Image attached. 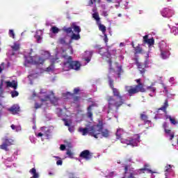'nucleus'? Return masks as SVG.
Here are the masks:
<instances>
[{
  "label": "nucleus",
  "instance_id": "obj_1",
  "mask_svg": "<svg viewBox=\"0 0 178 178\" xmlns=\"http://www.w3.org/2000/svg\"><path fill=\"white\" fill-rule=\"evenodd\" d=\"M108 79L109 87L112 90L113 95H107L106 97V100L108 104V111L107 113H109L110 112H112V111L118 112V111H119V108H120V106L124 104V99H123V96H122V94H120L119 89L115 88L114 81L112 79V78L108 76Z\"/></svg>",
  "mask_w": 178,
  "mask_h": 178
},
{
  "label": "nucleus",
  "instance_id": "obj_2",
  "mask_svg": "<svg viewBox=\"0 0 178 178\" xmlns=\"http://www.w3.org/2000/svg\"><path fill=\"white\" fill-rule=\"evenodd\" d=\"M65 52H66V49L61 48L60 50L57 48L56 56H61V58H64L67 60L61 64V66H64V67H80L81 66H86L87 63H89L91 60V58H92V54L94 51H86L83 55V60L86 63H81L79 61L75 60L72 61V56H68L67 55H65Z\"/></svg>",
  "mask_w": 178,
  "mask_h": 178
},
{
  "label": "nucleus",
  "instance_id": "obj_3",
  "mask_svg": "<svg viewBox=\"0 0 178 178\" xmlns=\"http://www.w3.org/2000/svg\"><path fill=\"white\" fill-rule=\"evenodd\" d=\"M24 66H29V65H35L36 66H40V65H44V62L47 59H50L51 65L56 63L58 62V58H53L51 54L48 51H44L42 52L41 56H35L34 57L31 56V52L27 54L24 53Z\"/></svg>",
  "mask_w": 178,
  "mask_h": 178
},
{
  "label": "nucleus",
  "instance_id": "obj_4",
  "mask_svg": "<svg viewBox=\"0 0 178 178\" xmlns=\"http://www.w3.org/2000/svg\"><path fill=\"white\" fill-rule=\"evenodd\" d=\"M99 134H102L104 138L109 137V130L107 129H104V122L102 120H99L97 124L92 126L90 129V136L92 137L98 138Z\"/></svg>",
  "mask_w": 178,
  "mask_h": 178
},
{
  "label": "nucleus",
  "instance_id": "obj_5",
  "mask_svg": "<svg viewBox=\"0 0 178 178\" xmlns=\"http://www.w3.org/2000/svg\"><path fill=\"white\" fill-rule=\"evenodd\" d=\"M160 49V56L162 59H168L170 56V51H169V46L165 41H161L159 44Z\"/></svg>",
  "mask_w": 178,
  "mask_h": 178
},
{
  "label": "nucleus",
  "instance_id": "obj_6",
  "mask_svg": "<svg viewBox=\"0 0 178 178\" xmlns=\"http://www.w3.org/2000/svg\"><path fill=\"white\" fill-rule=\"evenodd\" d=\"M125 90L127 91L128 94H129L130 97L138 92H145V89L143 84L136 85L134 88H133V86H126Z\"/></svg>",
  "mask_w": 178,
  "mask_h": 178
},
{
  "label": "nucleus",
  "instance_id": "obj_7",
  "mask_svg": "<svg viewBox=\"0 0 178 178\" xmlns=\"http://www.w3.org/2000/svg\"><path fill=\"white\" fill-rule=\"evenodd\" d=\"M97 48H99V54L100 55H102L103 58L108 59L107 61L111 67V66H112V61L111 60V56H112V54H111V53H109V50L108 49L104 48V47H97Z\"/></svg>",
  "mask_w": 178,
  "mask_h": 178
},
{
  "label": "nucleus",
  "instance_id": "obj_8",
  "mask_svg": "<svg viewBox=\"0 0 178 178\" xmlns=\"http://www.w3.org/2000/svg\"><path fill=\"white\" fill-rule=\"evenodd\" d=\"M41 102H47V101H50L51 104L52 105H54L56 106L58 105V102L59 101V98L55 97V94H54L53 92H51V97L50 95H47L44 97V99H40Z\"/></svg>",
  "mask_w": 178,
  "mask_h": 178
},
{
  "label": "nucleus",
  "instance_id": "obj_9",
  "mask_svg": "<svg viewBox=\"0 0 178 178\" xmlns=\"http://www.w3.org/2000/svg\"><path fill=\"white\" fill-rule=\"evenodd\" d=\"M10 145H13V140L5 138L3 139L2 144L0 145V148L3 151L8 152L9 151V147H10Z\"/></svg>",
  "mask_w": 178,
  "mask_h": 178
},
{
  "label": "nucleus",
  "instance_id": "obj_10",
  "mask_svg": "<svg viewBox=\"0 0 178 178\" xmlns=\"http://www.w3.org/2000/svg\"><path fill=\"white\" fill-rule=\"evenodd\" d=\"M93 154L90 152L88 149L82 151L79 154V158L81 159H85V161H90L92 159Z\"/></svg>",
  "mask_w": 178,
  "mask_h": 178
},
{
  "label": "nucleus",
  "instance_id": "obj_11",
  "mask_svg": "<svg viewBox=\"0 0 178 178\" xmlns=\"http://www.w3.org/2000/svg\"><path fill=\"white\" fill-rule=\"evenodd\" d=\"M163 17H172L175 15V10L170 8H165L161 12Z\"/></svg>",
  "mask_w": 178,
  "mask_h": 178
},
{
  "label": "nucleus",
  "instance_id": "obj_12",
  "mask_svg": "<svg viewBox=\"0 0 178 178\" xmlns=\"http://www.w3.org/2000/svg\"><path fill=\"white\" fill-rule=\"evenodd\" d=\"M20 49V43L19 42H14L13 45L11 46V50H10V56H15L17 51Z\"/></svg>",
  "mask_w": 178,
  "mask_h": 178
},
{
  "label": "nucleus",
  "instance_id": "obj_13",
  "mask_svg": "<svg viewBox=\"0 0 178 178\" xmlns=\"http://www.w3.org/2000/svg\"><path fill=\"white\" fill-rule=\"evenodd\" d=\"M140 143V136L138 134L134 135L130 138V145L131 147H137Z\"/></svg>",
  "mask_w": 178,
  "mask_h": 178
},
{
  "label": "nucleus",
  "instance_id": "obj_14",
  "mask_svg": "<svg viewBox=\"0 0 178 178\" xmlns=\"http://www.w3.org/2000/svg\"><path fill=\"white\" fill-rule=\"evenodd\" d=\"M7 110L10 113H12V115H17V113L20 112V106L17 104H14Z\"/></svg>",
  "mask_w": 178,
  "mask_h": 178
},
{
  "label": "nucleus",
  "instance_id": "obj_15",
  "mask_svg": "<svg viewBox=\"0 0 178 178\" xmlns=\"http://www.w3.org/2000/svg\"><path fill=\"white\" fill-rule=\"evenodd\" d=\"M143 42H145V44H147L149 45V47L151 48V47H152V45H154V38H148V35H146L143 37Z\"/></svg>",
  "mask_w": 178,
  "mask_h": 178
},
{
  "label": "nucleus",
  "instance_id": "obj_16",
  "mask_svg": "<svg viewBox=\"0 0 178 178\" xmlns=\"http://www.w3.org/2000/svg\"><path fill=\"white\" fill-rule=\"evenodd\" d=\"M94 106H96L95 104H92L87 108L88 112L86 113V116H87V118H88V119H90V120H92V107H94Z\"/></svg>",
  "mask_w": 178,
  "mask_h": 178
},
{
  "label": "nucleus",
  "instance_id": "obj_17",
  "mask_svg": "<svg viewBox=\"0 0 178 178\" xmlns=\"http://www.w3.org/2000/svg\"><path fill=\"white\" fill-rule=\"evenodd\" d=\"M35 38L39 44L42 42V31L41 30L37 31L35 35Z\"/></svg>",
  "mask_w": 178,
  "mask_h": 178
},
{
  "label": "nucleus",
  "instance_id": "obj_18",
  "mask_svg": "<svg viewBox=\"0 0 178 178\" xmlns=\"http://www.w3.org/2000/svg\"><path fill=\"white\" fill-rule=\"evenodd\" d=\"M169 107V101L165 99L163 106L159 108V111H162L164 113H166V109Z\"/></svg>",
  "mask_w": 178,
  "mask_h": 178
},
{
  "label": "nucleus",
  "instance_id": "obj_19",
  "mask_svg": "<svg viewBox=\"0 0 178 178\" xmlns=\"http://www.w3.org/2000/svg\"><path fill=\"white\" fill-rule=\"evenodd\" d=\"M6 84L7 87H11V88H14V90L17 89V83L16 81H13V82H10L9 81H6Z\"/></svg>",
  "mask_w": 178,
  "mask_h": 178
},
{
  "label": "nucleus",
  "instance_id": "obj_20",
  "mask_svg": "<svg viewBox=\"0 0 178 178\" xmlns=\"http://www.w3.org/2000/svg\"><path fill=\"white\" fill-rule=\"evenodd\" d=\"M123 134H124V131L122 129H117V131L115 133V136L117 137L118 140H122V136H123Z\"/></svg>",
  "mask_w": 178,
  "mask_h": 178
},
{
  "label": "nucleus",
  "instance_id": "obj_21",
  "mask_svg": "<svg viewBox=\"0 0 178 178\" xmlns=\"http://www.w3.org/2000/svg\"><path fill=\"white\" fill-rule=\"evenodd\" d=\"M169 29H170V33L174 34V35H178V24H176L175 26L170 28V25H168Z\"/></svg>",
  "mask_w": 178,
  "mask_h": 178
},
{
  "label": "nucleus",
  "instance_id": "obj_22",
  "mask_svg": "<svg viewBox=\"0 0 178 178\" xmlns=\"http://www.w3.org/2000/svg\"><path fill=\"white\" fill-rule=\"evenodd\" d=\"M9 66H13V64H12V61L8 60H6L5 62L1 63L0 65V67H9Z\"/></svg>",
  "mask_w": 178,
  "mask_h": 178
},
{
  "label": "nucleus",
  "instance_id": "obj_23",
  "mask_svg": "<svg viewBox=\"0 0 178 178\" xmlns=\"http://www.w3.org/2000/svg\"><path fill=\"white\" fill-rule=\"evenodd\" d=\"M90 130H91V127L90 128L79 129V131H81L83 136H86L87 134L90 136Z\"/></svg>",
  "mask_w": 178,
  "mask_h": 178
},
{
  "label": "nucleus",
  "instance_id": "obj_24",
  "mask_svg": "<svg viewBox=\"0 0 178 178\" xmlns=\"http://www.w3.org/2000/svg\"><path fill=\"white\" fill-rule=\"evenodd\" d=\"M140 119L141 120H143L145 124H147V123H151V120H148V116L145 114H140Z\"/></svg>",
  "mask_w": 178,
  "mask_h": 178
},
{
  "label": "nucleus",
  "instance_id": "obj_25",
  "mask_svg": "<svg viewBox=\"0 0 178 178\" xmlns=\"http://www.w3.org/2000/svg\"><path fill=\"white\" fill-rule=\"evenodd\" d=\"M72 29H74V33H76V34H80V31H81L80 26H76V24H72Z\"/></svg>",
  "mask_w": 178,
  "mask_h": 178
},
{
  "label": "nucleus",
  "instance_id": "obj_26",
  "mask_svg": "<svg viewBox=\"0 0 178 178\" xmlns=\"http://www.w3.org/2000/svg\"><path fill=\"white\" fill-rule=\"evenodd\" d=\"M63 97L65 99H70L71 97H74V94H72L70 92H67L63 94Z\"/></svg>",
  "mask_w": 178,
  "mask_h": 178
},
{
  "label": "nucleus",
  "instance_id": "obj_27",
  "mask_svg": "<svg viewBox=\"0 0 178 178\" xmlns=\"http://www.w3.org/2000/svg\"><path fill=\"white\" fill-rule=\"evenodd\" d=\"M97 25L99 26V30L102 32L103 34H105L106 32V27L101 24V22L98 23Z\"/></svg>",
  "mask_w": 178,
  "mask_h": 178
},
{
  "label": "nucleus",
  "instance_id": "obj_28",
  "mask_svg": "<svg viewBox=\"0 0 178 178\" xmlns=\"http://www.w3.org/2000/svg\"><path fill=\"white\" fill-rule=\"evenodd\" d=\"M72 40H80V34L79 33H77V34L73 33V32H72V36L70 38V42H72Z\"/></svg>",
  "mask_w": 178,
  "mask_h": 178
},
{
  "label": "nucleus",
  "instance_id": "obj_29",
  "mask_svg": "<svg viewBox=\"0 0 178 178\" xmlns=\"http://www.w3.org/2000/svg\"><path fill=\"white\" fill-rule=\"evenodd\" d=\"M92 17H94L97 24L101 22L99 15L98 14V13H94L92 14Z\"/></svg>",
  "mask_w": 178,
  "mask_h": 178
},
{
  "label": "nucleus",
  "instance_id": "obj_30",
  "mask_svg": "<svg viewBox=\"0 0 178 178\" xmlns=\"http://www.w3.org/2000/svg\"><path fill=\"white\" fill-rule=\"evenodd\" d=\"M51 33L53 34H58L60 31L59 29L56 26H52L50 29Z\"/></svg>",
  "mask_w": 178,
  "mask_h": 178
},
{
  "label": "nucleus",
  "instance_id": "obj_31",
  "mask_svg": "<svg viewBox=\"0 0 178 178\" xmlns=\"http://www.w3.org/2000/svg\"><path fill=\"white\" fill-rule=\"evenodd\" d=\"M147 90H149L152 92H156V88L154 87V83H152V85L150 86L147 87Z\"/></svg>",
  "mask_w": 178,
  "mask_h": 178
},
{
  "label": "nucleus",
  "instance_id": "obj_32",
  "mask_svg": "<svg viewBox=\"0 0 178 178\" xmlns=\"http://www.w3.org/2000/svg\"><path fill=\"white\" fill-rule=\"evenodd\" d=\"M170 120V122L172 124H177L178 122L176 120V119L172 118V116L169 115L168 118Z\"/></svg>",
  "mask_w": 178,
  "mask_h": 178
},
{
  "label": "nucleus",
  "instance_id": "obj_33",
  "mask_svg": "<svg viewBox=\"0 0 178 178\" xmlns=\"http://www.w3.org/2000/svg\"><path fill=\"white\" fill-rule=\"evenodd\" d=\"M63 30L64 31H65V33H67V34H70V33H72V30H73V29L72 28V26L69 27V28H67V27L64 26L63 28Z\"/></svg>",
  "mask_w": 178,
  "mask_h": 178
},
{
  "label": "nucleus",
  "instance_id": "obj_34",
  "mask_svg": "<svg viewBox=\"0 0 178 178\" xmlns=\"http://www.w3.org/2000/svg\"><path fill=\"white\" fill-rule=\"evenodd\" d=\"M122 144H127V145H130V139L121 138Z\"/></svg>",
  "mask_w": 178,
  "mask_h": 178
},
{
  "label": "nucleus",
  "instance_id": "obj_35",
  "mask_svg": "<svg viewBox=\"0 0 178 178\" xmlns=\"http://www.w3.org/2000/svg\"><path fill=\"white\" fill-rule=\"evenodd\" d=\"M10 94L12 98H15V97H19V92L17 90L11 91Z\"/></svg>",
  "mask_w": 178,
  "mask_h": 178
},
{
  "label": "nucleus",
  "instance_id": "obj_36",
  "mask_svg": "<svg viewBox=\"0 0 178 178\" xmlns=\"http://www.w3.org/2000/svg\"><path fill=\"white\" fill-rule=\"evenodd\" d=\"M81 90H80V88H74V90H73V93L72 94H74V95H77V94H79V92H80Z\"/></svg>",
  "mask_w": 178,
  "mask_h": 178
},
{
  "label": "nucleus",
  "instance_id": "obj_37",
  "mask_svg": "<svg viewBox=\"0 0 178 178\" xmlns=\"http://www.w3.org/2000/svg\"><path fill=\"white\" fill-rule=\"evenodd\" d=\"M165 173H169V172H170V170L172 169V165H168L167 166L165 167Z\"/></svg>",
  "mask_w": 178,
  "mask_h": 178
},
{
  "label": "nucleus",
  "instance_id": "obj_38",
  "mask_svg": "<svg viewBox=\"0 0 178 178\" xmlns=\"http://www.w3.org/2000/svg\"><path fill=\"white\" fill-rule=\"evenodd\" d=\"M66 154L67 155V156L69 158H73V153L72 152V150L67 149V152H66Z\"/></svg>",
  "mask_w": 178,
  "mask_h": 178
},
{
  "label": "nucleus",
  "instance_id": "obj_39",
  "mask_svg": "<svg viewBox=\"0 0 178 178\" xmlns=\"http://www.w3.org/2000/svg\"><path fill=\"white\" fill-rule=\"evenodd\" d=\"M80 99H81V97L80 96L74 97V99H73L74 104H76V102H79V101H80Z\"/></svg>",
  "mask_w": 178,
  "mask_h": 178
},
{
  "label": "nucleus",
  "instance_id": "obj_40",
  "mask_svg": "<svg viewBox=\"0 0 178 178\" xmlns=\"http://www.w3.org/2000/svg\"><path fill=\"white\" fill-rule=\"evenodd\" d=\"M139 72L140 74H142V76H144V74L145 73V72H147V70L144 67H139Z\"/></svg>",
  "mask_w": 178,
  "mask_h": 178
},
{
  "label": "nucleus",
  "instance_id": "obj_41",
  "mask_svg": "<svg viewBox=\"0 0 178 178\" xmlns=\"http://www.w3.org/2000/svg\"><path fill=\"white\" fill-rule=\"evenodd\" d=\"M9 35H10V37H12L13 38H15V32L13 31V30H12V29L9 30Z\"/></svg>",
  "mask_w": 178,
  "mask_h": 178
},
{
  "label": "nucleus",
  "instance_id": "obj_42",
  "mask_svg": "<svg viewBox=\"0 0 178 178\" xmlns=\"http://www.w3.org/2000/svg\"><path fill=\"white\" fill-rule=\"evenodd\" d=\"M42 106V104H38V102L35 103V109H40Z\"/></svg>",
  "mask_w": 178,
  "mask_h": 178
},
{
  "label": "nucleus",
  "instance_id": "obj_43",
  "mask_svg": "<svg viewBox=\"0 0 178 178\" xmlns=\"http://www.w3.org/2000/svg\"><path fill=\"white\" fill-rule=\"evenodd\" d=\"M64 123H65V126H67V127H70V124H69V121H67V120L66 119H63Z\"/></svg>",
  "mask_w": 178,
  "mask_h": 178
},
{
  "label": "nucleus",
  "instance_id": "obj_44",
  "mask_svg": "<svg viewBox=\"0 0 178 178\" xmlns=\"http://www.w3.org/2000/svg\"><path fill=\"white\" fill-rule=\"evenodd\" d=\"M102 16H104V17H108L109 14H108V11L104 10V11H102Z\"/></svg>",
  "mask_w": 178,
  "mask_h": 178
},
{
  "label": "nucleus",
  "instance_id": "obj_45",
  "mask_svg": "<svg viewBox=\"0 0 178 178\" xmlns=\"http://www.w3.org/2000/svg\"><path fill=\"white\" fill-rule=\"evenodd\" d=\"M135 51H136V54H140V52H141V48L140 47H136L135 48Z\"/></svg>",
  "mask_w": 178,
  "mask_h": 178
},
{
  "label": "nucleus",
  "instance_id": "obj_46",
  "mask_svg": "<svg viewBox=\"0 0 178 178\" xmlns=\"http://www.w3.org/2000/svg\"><path fill=\"white\" fill-rule=\"evenodd\" d=\"M62 163H63V161L62 159H60L56 161V165H57L58 166L62 165Z\"/></svg>",
  "mask_w": 178,
  "mask_h": 178
},
{
  "label": "nucleus",
  "instance_id": "obj_47",
  "mask_svg": "<svg viewBox=\"0 0 178 178\" xmlns=\"http://www.w3.org/2000/svg\"><path fill=\"white\" fill-rule=\"evenodd\" d=\"M68 130L70 133H73V131H74V127H68Z\"/></svg>",
  "mask_w": 178,
  "mask_h": 178
},
{
  "label": "nucleus",
  "instance_id": "obj_48",
  "mask_svg": "<svg viewBox=\"0 0 178 178\" xmlns=\"http://www.w3.org/2000/svg\"><path fill=\"white\" fill-rule=\"evenodd\" d=\"M162 86H163V87L164 88L165 92L166 94H168L169 92V90H168V87H166V86H165V84H163V83H162Z\"/></svg>",
  "mask_w": 178,
  "mask_h": 178
},
{
  "label": "nucleus",
  "instance_id": "obj_49",
  "mask_svg": "<svg viewBox=\"0 0 178 178\" xmlns=\"http://www.w3.org/2000/svg\"><path fill=\"white\" fill-rule=\"evenodd\" d=\"M60 151H65V149H66V146L65 145H60Z\"/></svg>",
  "mask_w": 178,
  "mask_h": 178
},
{
  "label": "nucleus",
  "instance_id": "obj_50",
  "mask_svg": "<svg viewBox=\"0 0 178 178\" xmlns=\"http://www.w3.org/2000/svg\"><path fill=\"white\" fill-rule=\"evenodd\" d=\"M54 70V68L52 67H47L44 72H52Z\"/></svg>",
  "mask_w": 178,
  "mask_h": 178
},
{
  "label": "nucleus",
  "instance_id": "obj_51",
  "mask_svg": "<svg viewBox=\"0 0 178 178\" xmlns=\"http://www.w3.org/2000/svg\"><path fill=\"white\" fill-rule=\"evenodd\" d=\"M11 129L13 130H16L17 131V129H19V127H16L15 124L11 125Z\"/></svg>",
  "mask_w": 178,
  "mask_h": 178
},
{
  "label": "nucleus",
  "instance_id": "obj_52",
  "mask_svg": "<svg viewBox=\"0 0 178 178\" xmlns=\"http://www.w3.org/2000/svg\"><path fill=\"white\" fill-rule=\"evenodd\" d=\"M127 172H129V165H125L124 166V175H127Z\"/></svg>",
  "mask_w": 178,
  "mask_h": 178
},
{
  "label": "nucleus",
  "instance_id": "obj_53",
  "mask_svg": "<svg viewBox=\"0 0 178 178\" xmlns=\"http://www.w3.org/2000/svg\"><path fill=\"white\" fill-rule=\"evenodd\" d=\"M60 44H65L66 43V40H65V38L60 39Z\"/></svg>",
  "mask_w": 178,
  "mask_h": 178
},
{
  "label": "nucleus",
  "instance_id": "obj_54",
  "mask_svg": "<svg viewBox=\"0 0 178 178\" xmlns=\"http://www.w3.org/2000/svg\"><path fill=\"white\" fill-rule=\"evenodd\" d=\"M135 63H136V66H137L138 67H140V66H141V63H140V62H138V60H136Z\"/></svg>",
  "mask_w": 178,
  "mask_h": 178
},
{
  "label": "nucleus",
  "instance_id": "obj_55",
  "mask_svg": "<svg viewBox=\"0 0 178 178\" xmlns=\"http://www.w3.org/2000/svg\"><path fill=\"white\" fill-rule=\"evenodd\" d=\"M165 132L166 134H170V132L172 131L170 129H166V128L164 127Z\"/></svg>",
  "mask_w": 178,
  "mask_h": 178
},
{
  "label": "nucleus",
  "instance_id": "obj_56",
  "mask_svg": "<svg viewBox=\"0 0 178 178\" xmlns=\"http://www.w3.org/2000/svg\"><path fill=\"white\" fill-rule=\"evenodd\" d=\"M94 2H95V0H90L88 3L89 6H91V5L94 3Z\"/></svg>",
  "mask_w": 178,
  "mask_h": 178
},
{
  "label": "nucleus",
  "instance_id": "obj_57",
  "mask_svg": "<svg viewBox=\"0 0 178 178\" xmlns=\"http://www.w3.org/2000/svg\"><path fill=\"white\" fill-rule=\"evenodd\" d=\"M104 42H106H106H108V36L104 33Z\"/></svg>",
  "mask_w": 178,
  "mask_h": 178
},
{
  "label": "nucleus",
  "instance_id": "obj_58",
  "mask_svg": "<svg viewBox=\"0 0 178 178\" xmlns=\"http://www.w3.org/2000/svg\"><path fill=\"white\" fill-rule=\"evenodd\" d=\"M120 72H122V67L118 68V77H120Z\"/></svg>",
  "mask_w": 178,
  "mask_h": 178
},
{
  "label": "nucleus",
  "instance_id": "obj_59",
  "mask_svg": "<svg viewBox=\"0 0 178 178\" xmlns=\"http://www.w3.org/2000/svg\"><path fill=\"white\" fill-rule=\"evenodd\" d=\"M136 83H138V86H140V84H143L141 83V79H138L136 80Z\"/></svg>",
  "mask_w": 178,
  "mask_h": 178
},
{
  "label": "nucleus",
  "instance_id": "obj_60",
  "mask_svg": "<svg viewBox=\"0 0 178 178\" xmlns=\"http://www.w3.org/2000/svg\"><path fill=\"white\" fill-rule=\"evenodd\" d=\"M49 130L46 131V132L44 133V135L46 136V137H49Z\"/></svg>",
  "mask_w": 178,
  "mask_h": 178
},
{
  "label": "nucleus",
  "instance_id": "obj_61",
  "mask_svg": "<svg viewBox=\"0 0 178 178\" xmlns=\"http://www.w3.org/2000/svg\"><path fill=\"white\" fill-rule=\"evenodd\" d=\"M71 69H74V70H79L80 69V67H70L65 70H70Z\"/></svg>",
  "mask_w": 178,
  "mask_h": 178
},
{
  "label": "nucleus",
  "instance_id": "obj_62",
  "mask_svg": "<svg viewBox=\"0 0 178 178\" xmlns=\"http://www.w3.org/2000/svg\"><path fill=\"white\" fill-rule=\"evenodd\" d=\"M141 169H145V170H147L149 173H154V172H152V170H149V169H148V168H141Z\"/></svg>",
  "mask_w": 178,
  "mask_h": 178
},
{
  "label": "nucleus",
  "instance_id": "obj_63",
  "mask_svg": "<svg viewBox=\"0 0 178 178\" xmlns=\"http://www.w3.org/2000/svg\"><path fill=\"white\" fill-rule=\"evenodd\" d=\"M68 49H70L71 54H73V48L72 46H68Z\"/></svg>",
  "mask_w": 178,
  "mask_h": 178
},
{
  "label": "nucleus",
  "instance_id": "obj_64",
  "mask_svg": "<svg viewBox=\"0 0 178 178\" xmlns=\"http://www.w3.org/2000/svg\"><path fill=\"white\" fill-rule=\"evenodd\" d=\"M111 54H112V55H115L116 54V49H113L112 51H111Z\"/></svg>",
  "mask_w": 178,
  "mask_h": 178
}]
</instances>
